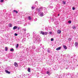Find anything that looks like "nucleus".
<instances>
[{"label": "nucleus", "mask_w": 78, "mask_h": 78, "mask_svg": "<svg viewBox=\"0 0 78 78\" xmlns=\"http://www.w3.org/2000/svg\"><path fill=\"white\" fill-rule=\"evenodd\" d=\"M43 7H41V8H40V9H38V8H36V11H37L38 12H40V11H41V10L40 9H41Z\"/></svg>", "instance_id": "obj_1"}, {"label": "nucleus", "mask_w": 78, "mask_h": 78, "mask_svg": "<svg viewBox=\"0 0 78 78\" xmlns=\"http://www.w3.org/2000/svg\"><path fill=\"white\" fill-rule=\"evenodd\" d=\"M57 32L58 33V34H60L61 33V30H57Z\"/></svg>", "instance_id": "obj_2"}, {"label": "nucleus", "mask_w": 78, "mask_h": 78, "mask_svg": "<svg viewBox=\"0 0 78 78\" xmlns=\"http://www.w3.org/2000/svg\"><path fill=\"white\" fill-rule=\"evenodd\" d=\"M14 65L15 67H18V65L17 64V63H16V62H15L14 63Z\"/></svg>", "instance_id": "obj_3"}, {"label": "nucleus", "mask_w": 78, "mask_h": 78, "mask_svg": "<svg viewBox=\"0 0 78 78\" xmlns=\"http://www.w3.org/2000/svg\"><path fill=\"white\" fill-rule=\"evenodd\" d=\"M63 47L65 49H66V50L67 49V47L65 45H63Z\"/></svg>", "instance_id": "obj_4"}, {"label": "nucleus", "mask_w": 78, "mask_h": 78, "mask_svg": "<svg viewBox=\"0 0 78 78\" xmlns=\"http://www.w3.org/2000/svg\"><path fill=\"white\" fill-rule=\"evenodd\" d=\"M61 47H58V48H57L56 49V50H61Z\"/></svg>", "instance_id": "obj_5"}, {"label": "nucleus", "mask_w": 78, "mask_h": 78, "mask_svg": "<svg viewBox=\"0 0 78 78\" xmlns=\"http://www.w3.org/2000/svg\"><path fill=\"white\" fill-rule=\"evenodd\" d=\"M40 16H41V17H42L43 16H44V13H43V12H41L40 13Z\"/></svg>", "instance_id": "obj_6"}, {"label": "nucleus", "mask_w": 78, "mask_h": 78, "mask_svg": "<svg viewBox=\"0 0 78 78\" xmlns=\"http://www.w3.org/2000/svg\"><path fill=\"white\" fill-rule=\"evenodd\" d=\"M75 46L76 47H77V46H78V42H75Z\"/></svg>", "instance_id": "obj_7"}, {"label": "nucleus", "mask_w": 78, "mask_h": 78, "mask_svg": "<svg viewBox=\"0 0 78 78\" xmlns=\"http://www.w3.org/2000/svg\"><path fill=\"white\" fill-rule=\"evenodd\" d=\"M5 72H6V73H9V74H10V72L8 71L7 70H5Z\"/></svg>", "instance_id": "obj_8"}, {"label": "nucleus", "mask_w": 78, "mask_h": 78, "mask_svg": "<svg viewBox=\"0 0 78 78\" xmlns=\"http://www.w3.org/2000/svg\"><path fill=\"white\" fill-rule=\"evenodd\" d=\"M28 72H31V69H30V68H28Z\"/></svg>", "instance_id": "obj_9"}, {"label": "nucleus", "mask_w": 78, "mask_h": 78, "mask_svg": "<svg viewBox=\"0 0 78 78\" xmlns=\"http://www.w3.org/2000/svg\"><path fill=\"white\" fill-rule=\"evenodd\" d=\"M17 28L16 26H15L13 27V30H16V29H17Z\"/></svg>", "instance_id": "obj_10"}, {"label": "nucleus", "mask_w": 78, "mask_h": 78, "mask_svg": "<svg viewBox=\"0 0 78 78\" xmlns=\"http://www.w3.org/2000/svg\"><path fill=\"white\" fill-rule=\"evenodd\" d=\"M41 34H42V35H44V32L42 31H41Z\"/></svg>", "instance_id": "obj_11"}, {"label": "nucleus", "mask_w": 78, "mask_h": 78, "mask_svg": "<svg viewBox=\"0 0 78 78\" xmlns=\"http://www.w3.org/2000/svg\"><path fill=\"white\" fill-rule=\"evenodd\" d=\"M5 51H8V47H5Z\"/></svg>", "instance_id": "obj_12"}, {"label": "nucleus", "mask_w": 78, "mask_h": 78, "mask_svg": "<svg viewBox=\"0 0 78 78\" xmlns=\"http://www.w3.org/2000/svg\"><path fill=\"white\" fill-rule=\"evenodd\" d=\"M13 12H15L16 14H17V13H18V12L16 10H13Z\"/></svg>", "instance_id": "obj_13"}, {"label": "nucleus", "mask_w": 78, "mask_h": 78, "mask_svg": "<svg viewBox=\"0 0 78 78\" xmlns=\"http://www.w3.org/2000/svg\"><path fill=\"white\" fill-rule=\"evenodd\" d=\"M18 47H19V44H17L16 46V48H18Z\"/></svg>", "instance_id": "obj_14"}, {"label": "nucleus", "mask_w": 78, "mask_h": 78, "mask_svg": "<svg viewBox=\"0 0 78 78\" xmlns=\"http://www.w3.org/2000/svg\"><path fill=\"white\" fill-rule=\"evenodd\" d=\"M28 18L29 20H30L31 19V17H30V16H29Z\"/></svg>", "instance_id": "obj_15"}, {"label": "nucleus", "mask_w": 78, "mask_h": 78, "mask_svg": "<svg viewBox=\"0 0 78 78\" xmlns=\"http://www.w3.org/2000/svg\"><path fill=\"white\" fill-rule=\"evenodd\" d=\"M9 27H12V24H9Z\"/></svg>", "instance_id": "obj_16"}, {"label": "nucleus", "mask_w": 78, "mask_h": 78, "mask_svg": "<svg viewBox=\"0 0 78 78\" xmlns=\"http://www.w3.org/2000/svg\"><path fill=\"white\" fill-rule=\"evenodd\" d=\"M72 28H73V29H75V28H76V27H75V26H74Z\"/></svg>", "instance_id": "obj_17"}, {"label": "nucleus", "mask_w": 78, "mask_h": 78, "mask_svg": "<svg viewBox=\"0 0 78 78\" xmlns=\"http://www.w3.org/2000/svg\"><path fill=\"white\" fill-rule=\"evenodd\" d=\"M14 50L13 48H12V49L10 50V51H14Z\"/></svg>", "instance_id": "obj_18"}, {"label": "nucleus", "mask_w": 78, "mask_h": 78, "mask_svg": "<svg viewBox=\"0 0 78 78\" xmlns=\"http://www.w3.org/2000/svg\"><path fill=\"white\" fill-rule=\"evenodd\" d=\"M35 8V7H31V9H34Z\"/></svg>", "instance_id": "obj_19"}, {"label": "nucleus", "mask_w": 78, "mask_h": 78, "mask_svg": "<svg viewBox=\"0 0 78 78\" xmlns=\"http://www.w3.org/2000/svg\"><path fill=\"white\" fill-rule=\"evenodd\" d=\"M68 40L69 41H71L72 40V39H71V38H69L68 39Z\"/></svg>", "instance_id": "obj_20"}, {"label": "nucleus", "mask_w": 78, "mask_h": 78, "mask_svg": "<svg viewBox=\"0 0 78 78\" xmlns=\"http://www.w3.org/2000/svg\"><path fill=\"white\" fill-rule=\"evenodd\" d=\"M44 35H47V32H44Z\"/></svg>", "instance_id": "obj_21"}, {"label": "nucleus", "mask_w": 78, "mask_h": 78, "mask_svg": "<svg viewBox=\"0 0 78 78\" xmlns=\"http://www.w3.org/2000/svg\"><path fill=\"white\" fill-rule=\"evenodd\" d=\"M72 9L73 10H75V8H74V7H73L72 8Z\"/></svg>", "instance_id": "obj_22"}, {"label": "nucleus", "mask_w": 78, "mask_h": 78, "mask_svg": "<svg viewBox=\"0 0 78 78\" xmlns=\"http://www.w3.org/2000/svg\"><path fill=\"white\" fill-rule=\"evenodd\" d=\"M68 23H72V22L70 21H69Z\"/></svg>", "instance_id": "obj_23"}, {"label": "nucleus", "mask_w": 78, "mask_h": 78, "mask_svg": "<svg viewBox=\"0 0 78 78\" xmlns=\"http://www.w3.org/2000/svg\"><path fill=\"white\" fill-rule=\"evenodd\" d=\"M14 35H15V36H17V35H18V34H14Z\"/></svg>", "instance_id": "obj_24"}, {"label": "nucleus", "mask_w": 78, "mask_h": 78, "mask_svg": "<svg viewBox=\"0 0 78 78\" xmlns=\"http://www.w3.org/2000/svg\"><path fill=\"white\" fill-rule=\"evenodd\" d=\"M63 4H64V5H65V4H66V2L63 1Z\"/></svg>", "instance_id": "obj_25"}, {"label": "nucleus", "mask_w": 78, "mask_h": 78, "mask_svg": "<svg viewBox=\"0 0 78 78\" xmlns=\"http://www.w3.org/2000/svg\"><path fill=\"white\" fill-rule=\"evenodd\" d=\"M50 73V72L49 71H47V74H48V73Z\"/></svg>", "instance_id": "obj_26"}, {"label": "nucleus", "mask_w": 78, "mask_h": 78, "mask_svg": "<svg viewBox=\"0 0 78 78\" xmlns=\"http://www.w3.org/2000/svg\"><path fill=\"white\" fill-rule=\"evenodd\" d=\"M53 40H54V39L53 38H51V41H53Z\"/></svg>", "instance_id": "obj_27"}, {"label": "nucleus", "mask_w": 78, "mask_h": 78, "mask_svg": "<svg viewBox=\"0 0 78 78\" xmlns=\"http://www.w3.org/2000/svg\"><path fill=\"white\" fill-rule=\"evenodd\" d=\"M4 0H1V2H3Z\"/></svg>", "instance_id": "obj_28"}, {"label": "nucleus", "mask_w": 78, "mask_h": 78, "mask_svg": "<svg viewBox=\"0 0 78 78\" xmlns=\"http://www.w3.org/2000/svg\"><path fill=\"white\" fill-rule=\"evenodd\" d=\"M49 34H51V33H52L51 32H49Z\"/></svg>", "instance_id": "obj_29"}, {"label": "nucleus", "mask_w": 78, "mask_h": 78, "mask_svg": "<svg viewBox=\"0 0 78 78\" xmlns=\"http://www.w3.org/2000/svg\"><path fill=\"white\" fill-rule=\"evenodd\" d=\"M23 31H26V30H25L24 29H23Z\"/></svg>", "instance_id": "obj_30"}, {"label": "nucleus", "mask_w": 78, "mask_h": 78, "mask_svg": "<svg viewBox=\"0 0 78 78\" xmlns=\"http://www.w3.org/2000/svg\"><path fill=\"white\" fill-rule=\"evenodd\" d=\"M58 16H59V14H58Z\"/></svg>", "instance_id": "obj_31"}, {"label": "nucleus", "mask_w": 78, "mask_h": 78, "mask_svg": "<svg viewBox=\"0 0 78 78\" xmlns=\"http://www.w3.org/2000/svg\"><path fill=\"white\" fill-rule=\"evenodd\" d=\"M19 28H20L18 27V30H19Z\"/></svg>", "instance_id": "obj_32"}, {"label": "nucleus", "mask_w": 78, "mask_h": 78, "mask_svg": "<svg viewBox=\"0 0 78 78\" xmlns=\"http://www.w3.org/2000/svg\"><path fill=\"white\" fill-rule=\"evenodd\" d=\"M66 69H67V68H66Z\"/></svg>", "instance_id": "obj_33"}]
</instances>
